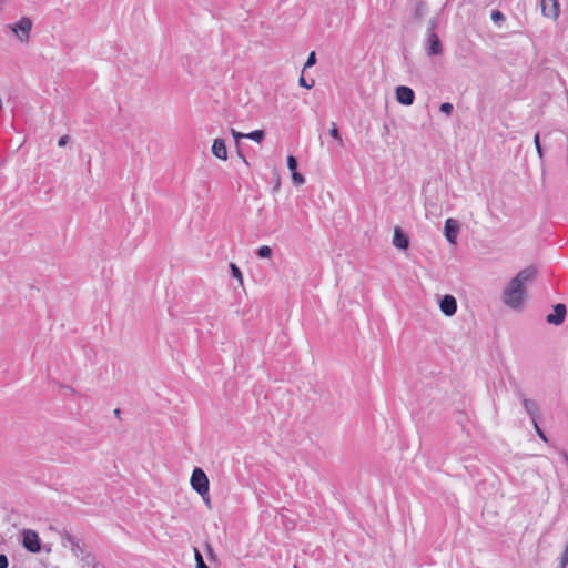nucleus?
<instances>
[{"label": "nucleus", "mask_w": 568, "mask_h": 568, "mask_svg": "<svg viewBox=\"0 0 568 568\" xmlns=\"http://www.w3.org/2000/svg\"><path fill=\"white\" fill-rule=\"evenodd\" d=\"M536 274L537 271L534 266L518 272L504 288L503 302L513 310L521 308L526 298V285L535 278Z\"/></svg>", "instance_id": "obj_1"}, {"label": "nucleus", "mask_w": 568, "mask_h": 568, "mask_svg": "<svg viewBox=\"0 0 568 568\" xmlns=\"http://www.w3.org/2000/svg\"><path fill=\"white\" fill-rule=\"evenodd\" d=\"M32 26L33 23L30 18L22 17L17 22L9 24L8 28L20 43L26 44L30 40Z\"/></svg>", "instance_id": "obj_2"}, {"label": "nucleus", "mask_w": 568, "mask_h": 568, "mask_svg": "<svg viewBox=\"0 0 568 568\" xmlns=\"http://www.w3.org/2000/svg\"><path fill=\"white\" fill-rule=\"evenodd\" d=\"M209 478L201 468H195L191 476L192 488L207 503L209 501Z\"/></svg>", "instance_id": "obj_3"}, {"label": "nucleus", "mask_w": 568, "mask_h": 568, "mask_svg": "<svg viewBox=\"0 0 568 568\" xmlns=\"http://www.w3.org/2000/svg\"><path fill=\"white\" fill-rule=\"evenodd\" d=\"M23 547L30 552H39L41 549L39 536L34 530L26 529L22 532Z\"/></svg>", "instance_id": "obj_4"}, {"label": "nucleus", "mask_w": 568, "mask_h": 568, "mask_svg": "<svg viewBox=\"0 0 568 568\" xmlns=\"http://www.w3.org/2000/svg\"><path fill=\"white\" fill-rule=\"evenodd\" d=\"M396 100L403 105H412L415 100V93L412 88L406 85H399L395 90Z\"/></svg>", "instance_id": "obj_5"}, {"label": "nucleus", "mask_w": 568, "mask_h": 568, "mask_svg": "<svg viewBox=\"0 0 568 568\" xmlns=\"http://www.w3.org/2000/svg\"><path fill=\"white\" fill-rule=\"evenodd\" d=\"M567 308L565 304H556L554 306V313L546 316V322L551 325H560L566 318Z\"/></svg>", "instance_id": "obj_6"}, {"label": "nucleus", "mask_w": 568, "mask_h": 568, "mask_svg": "<svg viewBox=\"0 0 568 568\" xmlns=\"http://www.w3.org/2000/svg\"><path fill=\"white\" fill-rule=\"evenodd\" d=\"M540 7L544 17L552 20L559 17V3L557 0H541Z\"/></svg>", "instance_id": "obj_7"}, {"label": "nucleus", "mask_w": 568, "mask_h": 568, "mask_svg": "<svg viewBox=\"0 0 568 568\" xmlns=\"http://www.w3.org/2000/svg\"><path fill=\"white\" fill-rule=\"evenodd\" d=\"M458 232H459V224H458V222L456 220H454V219H447L445 221L444 233H445L446 240L450 244H453V245L456 244Z\"/></svg>", "instance_id": "obj_8"}, {"label": "nucleus", "mask_w": 568, "mask_h": 568, "mask_svg": "<svg viewBox=\"0 0 568 568\" xmlns=\"http://www.w3.org/2000/svg\"><path fill=\"white\" fill-rule=\"evenodd\" d=\"M442 313L446 316H453L457 312V301L453 295H445L439 303Z\"/></svg>", "instance_id": "obj_9"}, {"label": "nucleus", "mask_w": 568, "mask_h": 568, "mask_svg": "<svg viewBox=\"0 0 568 568\" xmlns=\"http://www.w3.org/2000/svg\"><path fill=\"white\" fill-rule=\"evenodd\" d=\"M211 151L215 158H217L222 161L227 160V148H226L225 141L223 139H215L213 141Z\"/></svg>", "instance_id": "obj_10"}, {"label": "nucleus", "mask_w": 568, "mask_h": 568, "mask_svg": "<svg viewBox=\"0 0 568 568\" xmlns=\"http://www.w3.org/2000/svg\"><path fill=\"white\" fill-rule=\"evenodd\" d=\"M427 53L428 55H437L442 53V45L439 38L433 31L428 34L427 39Z\"/></svg>", "instance_id": "obj_11"}, {"label": "nucleus", "mask_w": 568, "mask_h": 568, "mask_svg": "<svg viewBox=\"0 0 568 568\" xmlns=\"http://www.w3.org/2000/svg\"><path fill=\"white\" fill-rule=\"evenodd\" d=\"M523 406L526 413L531 417L534 425H536V419L538 418V405L535 400L529 398L523 399Z\"/></svg>", "instance_id": "obj_12"}, {"label": "nucleus", "mask_w": 568, "mask_h": 568, "mask_svg": "<svg viewBox=\"0 0 568 568\" xmlns=\"http://www.w3.org/2000/svg\"><path fill=\"white\" fill-rule=\"evenodd\" d=\"M393 244L400 250H406L408 247V239L399 227H396L394 231Z\"/></svg>", "instance_id": "obj_13"}, {"label": "nucleus", "mask_w": 568, "mask_h": 568, "mask_svg": "<svg viewBox=\"0 0 568 568\" xmlns=\"http://www.w3.org/2000/svg\"><path fill=\"white\" fill-rule=\"evenodd\" d=\"M264 135L265 134H264L263 130H255L250 133H245V139H250V140H253L257 143H260L264 139Z\"/></svg>", "instance_id": "obj_14"}, {"label": "nucleus", "mask_w": 568, "mask_h": 568, "mask_svg": "<svg viewBox=\"0 0 568 568\" xmlns=\"http://www.w3.org/2000/svg\"><path fill=\"white\" fill-rule=\"evenodd\" d=\"M230 268H231L232 275L239 281V283L241 285H243V275H242L241 270L234 263L230 264Z\"/></svg>", "instance_id": "obj_15"}, {"label": "nucleus", "mask_w": 568, "mask_h": 568, "mask_svg": "<svg viewBox=\"0 0 568 568\" xmlns=\"http://www.w3.org/2000/svg\"><path fill=\"white\" fill-rule=\"evenodd\" d=\"M257 255L261 258H267L272 255V248L267 245H262L257 250Z\"/></svg>", "instance_id": "obj_16"}, {"label": "nucleus", "mask_w": 568, "mask_h": 568, "mask_svg": "<svg viewBox=\"0 0 568 568\" xmlns=\"http://www.w3.org/2000/svg\"><path fill=\"white\" fill-rule=\"evenodd\" d=\"M329 134H331V136H332L333 139H335L338 143H341V144L343 143V140H342V136H341V134H339V131H338V129H337V126H336V124H335L334 122L332 123V128H331V130H329Z\"/></svg>", "instance_id": "obj_17"}, {"label": "nucleus", "mask_w": 568, "mask_h": 568, "mask_svg": "<svg viewBox=\"0 0 568 568\" xmlns=\"http://www.w3.org/2000/svg\"><path fill=\"white\" fill-rule=\"evenodd\" d=\"M534 143H535V146H536V150H537L539 159H542L544 158V150H542L541 144H540V135H539V133L535 134Z\"/></svg>", "instance_id": "obj_18"}, {"label": "nucleus", "mask_w": 568, "mask_h": 568, "mask_svg": "<svg viewBox=\"0 0 568 568\" xmlns=\"http://www.w3.org/2000/svg\"><path fill=\"white\" fill-rule=\"evenodd\" d=\"M194 557H195V561H196V568H209L206 566V564L204 562V559H203L201 552L197 549L194 550Z\"/></svg>", "instance_id": "obj_19"}, {"label": "nucleus", "mask_w": 568, "mask_h": 568, "mask_svg": "<svg viewBox=\"0 0 568 568\" xmlns=\"http://www.w3.org/2000/svg\"><path fill=\"white\" fill-rule=\"evenodd\" d=\"M439 110H440V112H443V113H445L446 115L449 116L452 114L453 110H454V106L449 102H444V103L440 104Z\"/></svg>", "instance_id": "obj_20"}, {"label": "nucleus", "mask_w": 568, "mask_h": 568, "mask_svg": "<svg viewBox=\"0 0 568 568\" xmlns=\"http://www.w3.org/2000/svg\"><path fill=\"white\" fill-rule=\"evenodd\" d=\"M491 20L495 22V23H498L500 21H504L505 20V16L498 11V10H494L491 12V16H490Z\"/></svg>", "instance_id": "obj_21"}, {"label": "nucleus", "mask_w": 568, "mask_h": 568, "mask_svg": "<svg viewBox=\"0 0 568 568\" xmlns=\"http://www.w3.org/2000/svg\"><path fill=\"white\" fill-rule=\"evenodd\" d=\"M287 168L291 172H294L297 169V161L293 155L287 158Z\"/></svg>", "instance_id": "obj_22"}, {"label": "nucleus", "mask_w": 568, "mask_h": 568, "mask_svg": "<svg viewBox=\"0 0 568 568\" xmlns=\"http://www.w3.org/2000/svg\"><path fill=\"white\" fill-rule=\"evenodd\" d=\"M292 179L296 184H303L305 182L304 176L296 171L292 172Z\"/></svg>", "instance_id": "obj_23"}, {"label": "nucleus", "mask_w": 568, "mask_h": 568, "mask_svg": "<svg viewBox=\"0 0 568 568\" xmlns=\"http://www.w3.org/2000/svg\"><path fill=\"white\" fill-rule=\"evenodd\" d=\"M230 132L236 142H239L240 139L245 138V133H241V132L236 131L235 129H231Z\"/></svg>", "instance_id": "obj_24"}, {"label": "nucleus", "mask_w": 568, "mask_h": 568, "mask_svg": "<svg viewBox=\"0 0 568 568\" xmlns=\"http://www.w3.org/2000/svg\"><path fill=\"white\" fill-rule=\"evenodd\" d=\"M567 566H568V545H567V548L561 557V562H560L559 568H566Z\"/></svg>", "instance_id": "obj_25"}, {"label": "nucleus", "mask_w": 568, "mask_h": 568, "mask_svg": "<svg viewBox=\"0 0 568 568\" xmlns=\"http://www.w3.org/2000/svg\"><path fill=\"white\" fill-rule=\"evenodd\" d=\"M315 61H316L315 52H311V54L308 55L307 61H306L304 68H310V67L314 65Z\"/></svg>", "instance_id": "obj_26"}, {"label": "nucleus", "mask_w": 568, "mask_h": 568, "mask_svg": "<svg viewBox=\"0 0 568 568\" xmlns=\"http://www.w3.org/2000/svg\"><path fill=\"white\" fill-rule=\"evenodd\" d=\"M70 141V136L68 134L65 135H62L59 140H58V146L60 148H64Z\"/></svg>", "instance_id": "obj_27"}, {"label": "nucleus", "mask_w": 568, "mask_h": 568, "mask_svg": "<svg viewBox=\"0 0 568 568\" xmlns=\"http://www.w3.org/2000/svg\"><path fill=\"white\" fill-rule=\"evenodd\" d=\"M298 83L301 87L303 88H306V89H311L313 85H314V81H312L311 83H308L304 77H301L300 80H298Z\"/></svg>", "instance_id": "obj_28"}, {"label": "nucleus", "mask_w": 568, "mask_h": 568, "mask_svg": "<svg viewBox=\"0 0 568 568\" xmlns=\"http://www.w3.org/2000/svg\"><path fill=\"white\" fill-rule=\"evenodd\" d=\"M9 561L6 555H0V568H8Z\"/></svg>", "instance_id": "obj_29"}, {"label": "nucleus", "mask_w": 568, "mask_h": 568, "mask_svg": "<svg viewBox=\"0 0 568 568\" xmlns=\"http://www.w3.org/2000/svg\"><path fill=\"white\" fill-rule=\"evenodd\" d=\"M534 426H535L536 432L539 435V437L542 438L544 440H546V437H545L542 430L539 428L538 424L536 423V425H534Z\"/></svg>", "instance_id": "obj_30"}, {"label": "nucleus", "mask_w": 568, "mask_h": 568, "mask_svg": "<svg viewBox=\"0 0 568 568\" xmlns=\"http://www.w3.org/2000/svg\"><path fill=\"white\" fill-rule=\"evenodd\" d=\"M7 0H0V13L3 11L4 9V3H6Z\"/></svg>", "instance_id": "obj_31"}, {"label": "nucleus", "mask_w": 568, "mask_h": 568, "mask_svg": "<svg viewBox=\"0 0 568 568\" xmlns=\"http://www.w3.org/2000/svg\"><path fill=\"white\" fill-rule=\"evenodd\" d=\"M114 413H115V415H119L120 414V409H115Z\"/></svg>", "instance_id": "obj_32"}]
</instances>
